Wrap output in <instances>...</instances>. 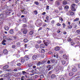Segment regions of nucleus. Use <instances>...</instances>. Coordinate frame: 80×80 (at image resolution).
<instances>
[{"instance_id":"58836bf2","label":"nucleus","mask_w":80,"mask_h":80,"mask_svg":"<svg viewBox=\"0 0 80 80\" xmlns=\"http://www.w3.org/2000/svg\"><path fill=\"white\" fill-rule=\"evenodd\" d=\"M53 57H54V58H55V57H56L57 58H58V54H56L55 55V54H54L53 55Z\"/></svg>"},{"instance_id":"09e8293b","label":"nucleus","mask_w":80,"mask_h":80,"mask_svg":"<svg viewBox=\"0 0 80 80\" xmlns=\"http://www.w3.org/2000/svg\"><path fill=\"white\" fill-rule=\"evenodd\" d=\"M13 38H14V40H16L17 38V36H12Z\"/></svg>"},{"instance_id":"e433bc0d","label":"nucleus","mask_w":80,"mask_h":80,"mask_svg":"<svg viewBox=\"0 0 80 80\" xmlns=\"http://www.w3.org/2000/svg\"><path fill=\"white\" fill-rule=\"evenodd\" d=\"M48 71H49V70H50V69L52 68V67L50 66H48Z\"/></svg>"},{"instance_id":"603ef678","label":"nucleus","mask_w":80,"mask_h":80,"mask_svg":"<svg viewBox=\"0 0 80 80\" xmlns=\"http://www.w3.org/2000/svg\"><path fill=\"white\" fill-rule=\"evenodd\" d=\"M48 53L49 55H52L53 54V52L51 51H50L48 52Z\"/></svg>"},{"instance_id":"f704fd0d","label":"nucleus","mask_w":80,"mask_h":80,"mask_svg":"<svg viewBox=\"0 0 80 80\" xmlns=\"http://www.w3.org/2000/svg\"><path fill=\"white\" fill-rule=\"evenodd\" d=\"M37 43H38V44H40V43H42V41L40 40H38L37 41Z\"/></svg>"},{"instance_id":"412c9836","label":"nucleus","mask_w":80,"mask_h":80,"mask_svg":"<svg viewBox=\"0 0 80 80\" xmlns=\"http://www.w3.org/2000/svg\"><path fill=\"white\" fill-rule=\"evenodd\" d=\"M35 48L36 49H38L39 48V45L37 44H36L34 46Z\"/></svg>"},{"instance_id":"ea45409f","label":"nucleus","mask_w":80,"mask_h":80,"mask_svg":"<svg viewBox=\"0 0 80 80\" xmlns=\"http://www.w3.org/2000/svg\"><path fill=\"white\" fill-rule=\"evenodd\" d=\"M50 61L52 62V63H53L54 62H55V59H51L50 60Z\"/></svg>"},{"instance_id":"c756f323","label":"nucleus","mask_w":80,"mask_h":80,"mask_svg":"<svg viewBox=\"0 0 80 80\" xmlns=\"http://www.w3.org/2000/svg\"><path fill=\"white\" fill-rule=\"evenodd\" d=\"M8 68V66L7 65L3 67V69H7V68Z\"/></svg>"},{"instance_id":"393cba45","label":"nucleus","mask_w":80,"mask_h":80,"mask_svg":"<svg viewBox=\"0 0 80 80\" xmlns=\"http://www.w3.org/2000/svg\"><path fill=\"white\" fill-rule=\"evenodd\" d=\"M27 33V29H25L23 31V34H26Z\"/></svg>"},{"instance_id":"423d86ee","label":"nucleus","mask_w":80,"mask_h":80,"mask_svg":"<svg viewBox=\"0 0 80 80\" xmlns=\"http://www.w3.org/2000/svg\"><path fill=\"white\" fill-rule=\"evenodd\" d=\"M11 74L9 73H8L7 74H5L4 77H7L8 79H10V78Z\"/></svg>"},{"instance_id":"c9c22d12","label":"nucleus","mask_w":80,"mask_h":80,"mask_svg":"<svg viewBox=\"0 0 80 80\" xmlns=\"http://www.w3.org/2000/svg\"><path fill=\"white\" fill-rule=\"evenodd\" d=\"M36 65L37 66H40L41 65V62H39L38 63H37Z\"/></svg>"},{"instance_id":"c03bdc74","label":"nucleus","mask_w":80,"mask_h":80,"mask_svg":"<svg viewBox=\"0 0 80 80\" xmlns=\"http://www.w3.org/2000/svg\"><path fill=\"white\" fill-rule=\"evenodd\" d=\"M17 47V46L15 45H13L12 46V48H15Z\"/></svg>"},{"instance_id":"37998d69","label":"nucleus","mask_w":80,"mask_h":80,"mask_svg":"<svg viewBox=\"0 0 80 80\" xmlns=\"http://www.w3.org/2000/svg\"><path fill=\"white\" fill-rule=\"evenodd\" d=\"M41 52L42 53H45V50L44 49H42L41 51Z\"/></svg>"},{"instance_id":"4be33fe9","label":"nucleus","mask_w":80,"mask_h":80,"mask_svg":"<svg viewBox=\"0 0 80 80\" xmlns=\"http://www.w3.org/2000/svg\"><path fill=\"white\" fill-rule=\"evenodd\" d=\"M72 71L73 72H75L77 71V69L76 68H73L72 69Z\"/></svg>"},{"instance_id":"680f3d73","label":"nucleus","mask_w":80,"mask_h":80,"mask_svg":"<svg viewBox=\"0 0 80 80\" xmlns=\"http://www.w3.org/2000/svg\"><path fill=\"white\" fill-rule=\"evenodd\" d=\"M17 65H18V66L19 67H20V66H21V63H18L17 64Z\"/></svg>"},{"instance_id":"052dcab7","label":"nucleus","mask_w":80,"mask_h":80,"mask_svg":"<svg viewBox=\"0 0 80 80\" xmlns=\"http://www.w3.org/2000/svg\"><path fill=\"white\" fill-rule=\"evenodd\" d=\"M74 1L76 3H78L79 2V0H74Z\"/></svg>"},{"instance_id":"4468645a","label":"nucleus","mask_w":80,"mask_h":80,"mask_svg":"<svg viewBox=\"0 0 80 80\" xmlns=\"http://www.w3.org/2000/svg\"><path fill=\"white\" fill-rule=\"evenodd\" d=\"M75 33H77L75 34V35H80V29H78V30H76V32H75Z\"/></svg>"},{"instance_id":"8fccbe9b","label":"nucleus","mask_w":80,"mask_h":80,"mask_svg":"<svg viewBox=\"0 0 80 80\" xmlns=\"http://www.w3.org/2000/svg\"><path fill=\"white\" fill-rule=\"evenodd\" d=\"M46 26H47V24H46V23H44L42 25V27H46Z\"/></svg>"},{"instance_id":"774afa93","label":"nucleus","mask_w":80,"mask_h":80,"mask_svg":"<svg viewBox=\"0 0 80 80\" xmlns=\"http://www.w3.org/2000/svg\"><path fill=\"white\" fill-rule=\"evenodd\" d=\"M78 68L80 69V64H78Z\"/></svg>"},{"instance_id":"a19ab883","label":"nucleus","mask_w":80,"mask_h":80,"mask_svg":"<svg viewBox=\"0 0 80 80\" xmlns=\"http://www.w3.org/2000/svg\"><path fill=\"white\" fill-rule=\"evenodd\" d=\"M59 21H61V22H63V19L62 17H60L59 18Z\"/></svg>"},{"instance_id":"3c124183","label":"nucleus","mask_w":80,"mask_h":80,"mask_svg":"<svg viewBox=\"0 0 80 80\" xmlns=\"http://www.w3.org/2000/svg\"><path fill=\"white\" fill-rule=\"evenodd\" d=\"M52 24H54V23H55V20H52L51 22Z\"/></svg>"},{"instance_id":"2f4dec72","label":"nucleus","mask_w":80,"mask_h":80,"mask_svg":"<svg viewBox=\"0 0 80 80\" xmlns=\"http://www.w3.org/2000/svg\"><path fill=\"white\" fill-rule=\"evenodd\" d=\"M34 4H35L36 5H38L40 4V3L37 1H35L34 2Z\"/></svg>"},{"instance_id":"4d7b16f0","label":"nucleus","mask_w":80,"mask_h":80,"mask_svg":"<svg viewBox=\"0 0 80 80\" xmlns=\"http://www.w3.org/2000/svg\"><path fill=\"white\" fill-rule=\"evenodd\" d=\"M3 38L4 39H6V40H7V36H4L3 37Z\"/></svg>"},{"instance_id":"aec40b11","label":"nucleus","mask_w":80,"mask_h":80,"mask_svg":"<svg viewBox=\"0 0 80 80\" xmlns=\"http://www.w3.org/2000/svg\"><path fill=\"white\" fill-rule=\"evenodd\" d=\"M40 48L41 49H42V48H45V45L43 44H41L40 45Z\"/></svg>"},{"instance_id":"5701e85b","label":"nucleus","mask_w":80,"mask_h":80,"mask_svg":"<svg viewBox=\"0 0 80 80\" xmlns=\"http://www.w3.org/2000/svg\"><path fill=\"white\" fill-rule=\"evenodd\" d=\"M62 4L64 5H67V2L66 1L64 0V1L62 2Z\"/></svg>"},{"instance_id":"6e6d98bb","label":"nucleus","mask_w":80,"mask_h":80,"mask_svg":"<svg viewBox=\"0 0 80 80\" xmlns=\"http://www.w3.org/2000/svg\"><path fill=\"white\" fill-rule=\"evenodd\" d=\"M23 20L24 22H26V21H27V18H23Z\"/></svg>"},{"instance_id":"f03ea898","label":"nucleus","mask_w":80,"mask_h":80,"mask_svg":"<svg viewBox=\"0 0 80 80\" xmlns=\"http://www.w3.org/2000/svg\"><path fill=\"white\" fill-rule=\"evenodd\" d=\"M77 6V5L75 4H73L71 5V10L73 12H75L76 11V9H75V7Z\"/></svg>"},{"instance_id":"dca6fc26","label":"nucleus","mask_w":80,"mask_h":80,"mask_svg":"<svg viewBox=\"0 0 80 80\" xmlns=\"http://www.w3.org/2000/svg\"><path fill=\"white\" fill-rule=\"evenodd\" d=\"M33 33H34V31H33V30L30 31L29 32V35H32Z\"/></svg>"},{"instance_id":"5fc2aeb1","label":"nucleus","mask_w":80,"mask_h":80,"mask_svg":"<svg viewBox=\"0 0 80 80\" xmlns=\"http://www.w3.org/2000/svg\"><path fill=\"white\" fill-rule=\"evenodd\" d=\"M62 25H63V28H65V27L67 26L66 24H65L64 23H63L62 24Z\"/></svg>"},{"instance_id":"a211bd4d","label":"nucleus","mask_w":80,"mask_h":80,"mask_svg":"<svg viewBox=\"0 0 80 80\" xmlns=\"http://www.w3.org/2000/svg\"><path fill=\"white\" fill-rule=\"evenodd\" d=\"M69 16H73L74 15V14H75V13L73 12H72L71 11L69 12Z\"/></svg>"},{"instance_id":"864d4df0","label":"nucleus","mask_w":80,"mask_h":80,"mask_svg":"<svg viewBox=\"0 0 80 80\" xmlns=\"http://www.w3.org/2000/svg\"><path fill=\"white\" fill-rule=\"evenodd\" d=\"M59 10H63V8H62V7H60L59 8Z\"/></svg>"},{"instance_id":"79ce46f5","label":"nucleus","mask_w":80,"mask_h":80,"mask_svg":"<svg viewBox=\"0 0 80 80\" xmlns=\"http://www.w3.org/2000/svg\"><path fill=\"white\" fill-rule=\"evenodd\" d=\"M46 9L47 10H49V9H50V8H49L50 7L48 6H46Z\"/></svg>"},{"instance_id":"e2e57ef3","label":"nucleus","mask_w":80,"mask_h":80,"mask_svg":"<svg viewBox=\"0 0 80 80\" xmlns=\"http://www.w3.org/2000/svg\"><path fill=\"white\" fill-rule=\"evenodd\" d=\"M69 76H72L73 75H72V73H69Z\"/></svg>"},{"instance_id":"a18cd8bd","label":"nucleus","mask_w":80,"mask_h":80,"mask_svg":"<svg viewBox=\"0 0 80 80\" xmlns=\"http://www.w3.org/2000/svg\"><path fill=\"white\" fill-rule=\"evenodd\" d=\"M16 45L17 46H19L20 45V42H18L16 43Z\"/></svg>"},{"instance_id":"c85d7f7f","label":"nucleus","mask_w":80,"mask_h":80,"mask_svg":"<svg viewBox=\"0 0 80 80\" xmlns=\"http://www.w3.org/2000/svg\"><path fill=\"white\" fill-rule=\"evenodd\" d=\"M61 63L62 65H65V63H66V62L64 60H62Z\"/></svg>"},{"instance_id":"1a4fd4ad","label":"nucleus","mask_w":80,"mask_h":80,"mask_svg":"<svg viewBox=\"0 0 80 80\" xmlns=\"http://www.w3.org/2000/svg\"><path fill=\"white\" fill-rule=\"evenodd\" d=\"M44 44L45 45V46H48V45H49L50 44V42L48 40H47V42H45Z\"/></svg>"},{"instance_id":"0e129e2a","label":"nucleus","mask_w":80,"mask_h":80,"mask_svg":"<svg viewBox=\"0 0 80 80\" xmlns=\"http://www.w3.org/2000/svg\"><path fill=\"white\" fill-rule=\"evenodd\" d=\"M72 40L71 38H69V39L68 40V42H71L72 41Z\"/></svg>"},{"instance_id":"9d476101","label":"nucleus","mask_w":80,"mask_h":80,"mask_svg":"<svg viewBox=\"0 0 80 80\" xmlns=\"http://www.w3.org/2000/svg\"><path fill=\"white\" fill-rule=\"evenodd\" d=\"M13 30H14V29H11L9 32V33L11 35L14 34V31Z\"/></svg>"},{"instance_id":"69168bd1","label":"nucleus","mask_w":80,"mask_h":80,"mask_svg":"<svg viewBox=\"0 0 80 80\" xmlns=\"http://www.w3.org/2000/svg\"><path fill=\"white\" fill-rule=\"evenodd\" d=\"M14 72H17V69L15 68L13 70Z\"/></svg>"},{"instance_id":"49530a36","label":"nucleus","mask_w":80,"mask_h":80,"mask_svg":"<svg viewBox=\"0 0 80 80\" xmlns=\"http://www.w3.org/2000/svg\"><path fill=\"white\" fill-rule=\"evenodd\" d=\"M64 8H65V9H69V6H66L64 7Z\"/></svg>"},{"instance_id":"13d9d810","label":"nucleus","mask_w":80,"mask_h":80,"mask_svg":"<svg viewBox=\"0 0 80 80\" xmlns=\"http://www.w3.org/2000/svg\"><path fill=\"white\" fill-rule=\"evenodd\" d=\"M42 68V67H40V68H38V70H39V71H41Z\"/></svg>"},{"instance_id":"338daca9","label":"nucleus","mask_w":80,"mask_h":80,"mask_svg":"<svg viewBox=\"0 0 80 80\" xmlns=\"http://www.w3.org/2000/svg\"><path fill=\"white\" fill-rule=\"evenodd\" d=\"M60 80H65V78H62Z\"/></svg>"},{"instance_id":"20e7f679","label":"nucleus","mask_w":80,"mask_h":80,"mask_svg":"<svg viewBox=\"0 0 80 80\" xmlns=\"http://www.w3.org/2000/svg\"><path fill=\"white\" fill-rule=\"evenodd\" d=\"M62 0H58L56 1L55 2L56 5L58 6H59V5H61V4H62Z\"/></svg>"},{"instance_id":"6ab92c4d","label":"nucleus","mask_w":80,"mask_h":80,"mask_svg":"<svg viewBox=\"0 0 80 80\" xmlns=\"http://www.w3.org/2000/svg\"><path fill=\"white\" fill-rule=\"evenodd\" d=\"M6 41L5 39H4L2 42V44L3 45H6V43H5V42H6Z\"/></svg>"},{"instance_id":"39448f33","label":"nucleus","mask_w":80,"mask_h":80,"mask_svg":"<svg viewBox=\"0 0 80 80\" xmlns=\"http://www.w3.org/2000/svg\"><path fill=\"white\" fill-rule=\"evenodd\" d=\"M20 62L22 64H24L25 63H26V61H25V59L24 58H21L20 59Z\"/></svg>"},{"instance_id":"473e14b6","label":"nucleus","mask_w":80,"mask_h":80,"mask_svg":"<svg viewBox=\"0 0 80 80\" xmlns=\"http://www.w3.org/2000/svg\"><path fill=\"white\" fill-rule=\"evenodd\" d=\"M33 13H34L35 15H37L38 14V12H37V10H35L33 11Z\"/></svg>"},{"instance_id":"2eb2a0df","label":"nucleus","mask_w":80,"mask_h":80,"mask_svg":"<svg viewBox=\"0 0 80 80\" xmlns=\"http://www.w3.org/2000/svg\"><path fill=\"white\" fill-rule=\"evenodd\" d=\"M4 28L5 30H6V31H8V30H9V27L7 26H5L4 27Z\"/></svg>"},{"instance_id":"4c0bfd02","label":"nucleus","mask_w":80,"mask_h":80,"mask_svg":"<svg viewBox=\"0 0 80 80\" xmlns=\"http://www.w3.org/2000/svg\"><path fill=\"white\" fill-rule=\"evenodd\" d=\"M46 20H47L48 22V20H49V17L48 16H47L46 18Z\"/></svg>"},{"instance_id":"7ed1b4c3","label":"nucleus","mask_w":80,"mask_h":80,"mask_svg":"<svg viewBox=\"0 0 80 80\" xmlns=\"http://www.w3.org/2000/svg\"><path fill=\"white\" fill-rule=\"evenodd\" d=\"M39 54H34L32 56V58L33 60H36L37 58H38L39 57Z\"/></svg>"},{"instance_id":"b1692460","label":"nucleus","mask_w":80,"mask_h":80,"mask_svg":"<svg viewBox=\"0 0 80 80\" xmlns=\"http://www.w3.org/2000/svg\"><path fill=\"white\" fill-rule=\"evenodd\" d=\"M62 57L64 59H65V60H67V56L66 55H63L62 56Z\"/></svg>"},{"instance_id":"ddd939ff","label":"nucleus","mask_w":80,"mask_h":80,"mask_svg":"<svg viewBox=\"0 0 80 80\" xmlns=\"http://www.w3.org/2000/svg\"><path fill=\"white\" fill-rule=\"evenodd\" d=\"M54 50L55 51H56V52H58V51H59V50H60V47L58 46H57L55 47Z\"/></svg>"},{"instance_id":"9b49d317","label":"nucleus","mask_w":80,"mask_h":80,"mask_svg":"<svg viewBox=\"0 0 80 80\" xmlns=\"http://www.w3.org/2000/svg\"><path fill=\"white\" fill-rule=\"evenodd\" d=\"M25 9H24L23 10H21V12L23 13V14H26L27 13V11H25Z\"/></svg>"},{"instance_id":"f257e3e1","label":"nucleus","mask_w":80,"mask_h":80,"mask_svg":"<svg viewBox=\"0 0 80 80\" xmlns=\"http://www.w3.org/2000/svg\"><path fill=\"white\" fill-rule=\"evenodd\" d=\"M35 24L38 27H41L42 25V21L39 19L36 20V21Z\"/></svg>"},{"instance_id":"72a5a7b5","label":"nucleus","mask_w":80,"mask_h":80,"mask_svg":"<svg viewBox=\"0 0 80 80\" xmlns=\"http://www.w3.org/2000/svg\"><path fill=\"white\" fill-rule=\"evenodd\" d=\"M79 20V18H77L73 20V22H77Z\"/></svg>"},{"instance_id":"f8f14e48","label":"nucleus","mask_w":80,"mask_h":80,"mask_svg":"<svg viewBox=\"0 0 80 80\" xmlns=\"http://www.w3.org/2000/svg\"><path fill=\"white\" fill-rule=\"evenodd\" d=\"M3 53L4 55H7L8 54V51L7 49H4L3 50Z\"/></svg>"},{"instance_id":"a878e982","label":"nucleus","mask_w":80,"mask_h":80,"mask_svg":"<svg viewBox=\"0 0 80 80\" xmlns=\"http://www.w3.org/2000/svg\"><path fill=\"white\" fill-rule=\"evenodd\" d=\"M23 42H24L26 43V42H28V39L25 38L23 40Z\"/></svg>"},{"instance_id":"bb28decb","label":"nucleus","mask_w":80,"mask_h":80,"mask_svg":"<svg viewBox=\"0 0 80 80\" xmlns=\"http://www.w3.org/2000/svg\"><path fill=\"white\" fill-rule=\"evenodd\" d=\"M7 40H9V41H10L11 40H12L13 39H11L10 38V37H8L7 38Z\"/></svg>"},{"instance_id":"6e6552de","label":"nucleus","mask_w":80,"mask_h":80,"mask_svg":"<svg viewBox=\"0 0 80 80\" xmlns=\"http://www.w3.org/2000/svg\"><path fill=\"white\" fill-rule=\"evenodd\" d=\"M75 26V24L73 23L71 25H69L68 26V28L69 29H72V27Z\"/></svg>"},{"instance_id":"f3484780","label":"nucleus","mask_w":80,"mask_h":80,"mask_svg":"<svg viewBox=\"0 0 80 80\" xmlns=\"http://www.w3.org/2000/svg\"><path fill=\"white\" fill-rule=\"evenodd\" d=\"M56 77H57V76H56V75L52 74L50 76V77L51 79H54V78H55Z\"/></svg>"},{"instance_id":"bf43d9fd","label":"nucleus","mask_w":80,"mask_h":80,"mask_svg":"<svg viewBox=\"0 0 80 80\" xmlns=\"http://www.w3.org/2000/svg\"><path fill=\"white\" fill-rule=\"evenodd\" d=\"M57 26H58V27H60V26H61V24H60L59 23H58L57 24Z\"/></svg>"},{"instance_id":"7c9ffc66","label":"nucleus","mask_w":80,"mask_h":80,"mask_svg":"<svg viewBox=\"0 0 80 80\" xmlns=\"http://www.w3.org/2000/svg\"><path fill=\"white\" fill-rule=\"evenodd\" d=\"M33 65V64L32 63H29L28 64V67H30V68H31V67H32Z\"/></svg>"},{"instance_id":"0eeeda50","label":"nucleus","mask_w":80,"mask_h":80,"mask_svg":"<svg viewBox=\"0 0 80 80\" xmlns=\"http://www.w3.org/2000/svg\"><path fill=\"white\" fill-rule=\"evenodd\" d=\"M23 58L26 61L29 60V59H30V57L28 55H26Z\"/></svg>"},{"instance_id":"de8ad7c7","label":"nucleus","mask_w":80,"mask_h":80,"mask_svg":"<svg viewBox=\"0 0 80 80\" xmlns=\"http://www.w3.org/2000/svg\"><path fill=\"white\" fill-rule=\"evenodd\" d=\"M3 17V14H1L0 15V18H2Z\"/></svg>"},{"instance_id":"cd10ccee","label":"nucleus","mask_w":80,"mask_h":80,"mask_svg":"<svg viewBox=\"0 0 80 80\" xmlns=\"http://www.w3.org/2000/svg\"><path fill=\"white\" fill-rule=\"evenodd\" d=\"M11 13H12V12L7 11L6 12V14L7 15H9V14H10Z\"/></svg>"}]
</instances>
